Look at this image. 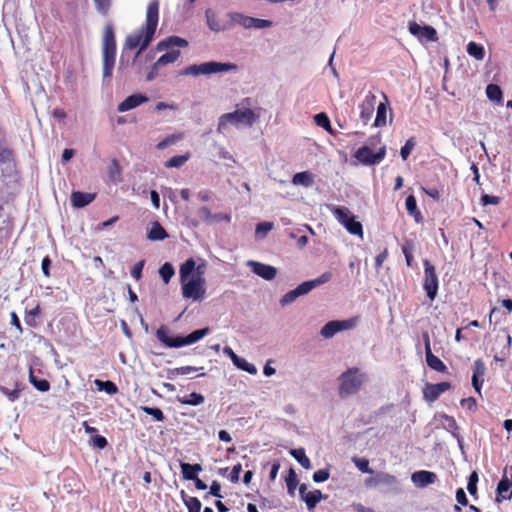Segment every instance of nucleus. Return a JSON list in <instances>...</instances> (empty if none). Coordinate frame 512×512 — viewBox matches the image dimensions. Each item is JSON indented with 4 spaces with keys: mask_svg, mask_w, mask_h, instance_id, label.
I'll list each match as a JSON object with an SVG mask.
<instances>
[{
    "mask_svg": "<svg viewBox=\"0 0 512 512\" xmlns=\"http://www.w3.org/2000/svg\"><path fill=\"white\" fill-rule=\"evenodd\" d=\"M460 404L471 412H475L477 410V400L474 397L464 398L461 400Z\"/></svg>",
    "mask_w": 512,
    "mask_h": 512,
    "instance_id": "58",
    "label": "nucleus"
},
{
    "mask_svg": "<svg viewBox=\"0 0 512 512\" xmlns=\"http://www.w3.org/2000/svg\"><path fill=\"white\" fill-rule=\"evenodd\" d=\"M424 339H425V354H426L427 365L431 369H433L437 372L446 373L447 366L444 364V362L440 358L435 356L431 351L430 340H429L428 334L424 335Z\"/></svg>",
    "mask_w": 512,
    "mask_h": 512,
    "instance_id": "16",
    "label": "nucleus"
},
{
    "mask_svg": "<svg viewBox=\"0 0 512 512\" xmlns=\"http://www.w3.org/2000/svg\"><path fill=\"white\" fill-rule=\"evenodd\" d=\"M331 278V272H325L316 279L301 283L295 289L290 290L289 292L284 294L283 297L280 299V304L282 306H285L294 302L298 297L303 296L309 293L312 289L327 283L328 281L331 280Z\"/></svg>",
    "mask_w": 512,
    "mask_h": 512,
    "instance_id": "9",
    "label": "nucleus"
},
{
    "mask_svg": "<svg viewBox=\"0 0 512 512\" xmlns=\"http://www.w3.org/2000/svg\"><path fill=\"white\" fill-rule=\"evenodd\" d=\"M386 154V147L379 148L377 153H373L369 146H362L355 153V158L365 165H374L382 161Z\"/></svg>",
    "mask_w": 512,
    "mask_h": 512,
    "instance_id": "11",
    "label": "nucleus"
},
{
    "mask_svg": "<svg viewBox=\"0 0 512 512\" xmlns=\"http://www.w3.org/2000/svg\"><path fill=\"white\" fill-rule=\"evenodd\" d=\"M452 387L450 382H440L436 384L426 383L423 389L424 399L428 402L436 401L441 394L450 390Z\"/></svg>",
    "mask_w": 512,
    "mask_h": 512,
    "instance_id": "13",
    "label": "nucleus"
},
{
    "mask_svg": "<svg viewBox=\"0 0 512 512\" xmlns=\"http://www.w3.org/2000/svg\"><path fill=\"white\" fill-rule=\"evenodd\" d=\"M327 496H323L320 490H314L311 492H308L307 495L304 496V501L307 505V508L309 511L313 510L317 503L322 499L326 498Z\"/></svg>",
    "mask_w": 512,
    "mask_h": 512,
    "instance_id": "33",
    "label": "nucleus"
},
{
    "mask_svg": "<svg viewBox=\"0 0 512 512\" xmlns=\"http://www.w3.org/2000/svg\"><path fill=\"white\" fill-rule=\"evenodd\" d=\"M353 462L362 473L373 474L374 471L370 469L369 461L366 458H354Z\"/></svg>",
    "mask_w": 512,
    "mask_h": 512,
    "instance_id": "53",
    "label": "nucleus"
},
{
    "mask_svg": "<svg viewBox=\"0 0 512 512\" xmlns=\"http://www.w3.org/2000/svg\"><path fill=\"white\" fill-rule=\"evenodd\" d=\"M330 474L327 469H320L314 472L313 474V480L314 482L320 483L328 480Z\"/></svg>",
    "mask_w": 512,
    "mask_h": 512,
    "instance_id": "60",
    "label": "nucleus"
},
{
    "mask_svg": "<svg viewBox=\"0 0 512 512\" xmlns=\"http://www.w3.org/2000/svg\"><path fill=\"white\" fill-rule=\"evenodd\" d=\"M413 483L418 487H426L437 481V475L434 472L427 470L416 471L411 477Z\"/></svg>",
    "mask_w": 512,
    "mask_h": 512,
    "instance_id": "20",
    "label": "nucleus"
},
{
    "mask_svg": "<svg viewBox=\"0 0 512 512\" xmlns=\"http://www.w3.org/2000/svg\"><path fill=\"white\" fill-rule=\"evenodd\" d=\"M406 209L408 211V213L411 215V216H414L415 217V220L418 222L420 217H421V214L420 212L418 211L417 209V202H416V198L413 196V195H409L407 198H406Z\"/></svg>",
    "mask_w": 512,
    "mask_h": 512,
    "instance_id": "43",
    "label": "nucleus"
},
{
    "mask_svg": "<svg viewBox=\"0 0 512 512\" xmlns=\"http://www.w3.org/2000/svg\"><path fill=\"white\" fill-rule=\"evenodd\" d=\"M208 333H209V328H203V329L195 330L185 337H182V336L172 337L169 335V329L166 326L162 325L157 329L156 337L166 347L179 348V347H183V346H187V345L196 343L197 341L202 339L204 336H206Z\"/></svg>",
    "mask_w": 512,
    "mask_h": 512,
    "instance_id": "4",
    "label": "nucleus"
},
{
    "mask_svg": "<svg viewBox=\"0 0 512 512\" xmlns=\"http://www.w3.org/2000/svg\"><path fill=\"white\" fill-rule=\"evenodd\" d=\"M290 454L297 460V462L305 469H311V461L306 456L303 448L292 449Z\"/></svg>",
    "mask_w": 512,
    "mask_h": 512,
    "instance_id": "35",
    "label": "nucleus"
},
{
    "mask_svg": "<svg viewBox=\"0 0 512 512\" xmlns=\"http://www.w3.org/2000/svg\"><path fill=\"white\" fill-rule=\"evenodd\" d=\"M181 473L185 480H193L197 477L198 472L202 471L200 464L180 463Z\"/></svg>",
    "mask_w": 512,
    "mask_h": 512,
    "instance_id": "25",
    "label": "nucleus"
},
{
    "mask_svg": "<svg viewBox=\"0 0 512 512\" xmlns=\"http://www.w3.org/2000/svg\"><path fill=\"white\" fill-rule=\"evenodd\" d=\"M486 95L489 100L500 103L503 99L501 88L496 84H489L486 87Z\"/></svg>",
    "mask_w": 512,
    "mask_h": 512,
    "instance_id": "41",
    "label": "nucleus"
},
{
    "mask_svg": "<svg viewBox=\"0 0 512 512\" xmlns=\"http://www.w3.org/2000/svg\"><path fill=\"white\" fill-rule=\"evenodd\" d=\"M95 385L98 387L100 391H105L110 395H114L118 392V388L116 384L112 381H102L99 379L95 380Z\"/></svg>",
    "mask_w": 512,
    "mask_h": 512,
    "instance_id": "42",
    "label": "nucleus"
},
{
    "mask_svg": "<svg viewBox=\"0 0 512 512\" xmlns=\"http://www.w3.org/2000/svg\"><path fill=\"white\" fill-rule=\"evenodd\" d=\"M297 484H298L297 475H296L295 471L291 468L289 470V474L286 478L287 490L291 496H294Z\"/></svg>",
    "mask_w": 512,
    "mask_h": 512,
    "instance_id": "47",
    "label": "nucleus"
},
{
    "mask_svg": "<svg viewBox=\"0 0 512 512\" xmlns=\"http://www.w3.org/2000/svg\"><path fill=\"white\" fill-rule=\"evenodd\" d=\"M186 46H188L187 40L178 36H170L160 41L156 45L155 50L158 52L166 51V53L157 59L156 66L162 67L164 65L174 63L181 54L180 51L175 48Z\"/></svg>",
    "mask_w": 512,
    "mask_h": 512,
    "instance_id": "6",
    "label": "nucleus"
},
{
    "mask_svg": "<svg viewBox=\"0 0 512 512\" xmlns=\"http://www.w3.org/2000/svg\"><path fill=\"white\" fill-rule=\"evenodd\" d=\"M423 289L430 301H433L438 294L439 280L435 266L429 261H424Z\"/></svg>",
    "mask_w": 512,
    "mask_h": 512,
    "instance_id": "10",
    "label": "nucleus"
},
{
    "mask_svg": "<svg viewBox=\"0 0 512 512\" xmlns=\"http://www.w3.org/2000/svg\"><path fill=\"white\" fill-rule=\"evenodd\" d=\"M181 139H182L181 134H172V135L166 137L164 140L160 141L157 144L156 148L159 150H163L166 147L175 144L177 141H179Z\"/></svg>",
    "mask_w": 512,
    "mask_h": 512,
    "instance_id": "51",
    "label": "nucleus"
},
{
    "mask_svg": "<svg viewBox=\"0 0 512 512\" xmlns=\"http://www.w3.org/2000/svg\"><path fill=\"white\" fill-rule=\"evenodd\" d=\"M102 59H103V78L112 76L116 59V40L113 24L108 22L103 29L102 38Z\"/></svg>",
    "mask_w": 512,
    "mask_h": 512,
    "instance_id": "3",
    "label": "nucleus"
},
{
    "mask_svg": "<svg viewBox=\"0 0 512 512\" xmlns=\"http://www.w3.org/2000/svg\"><path fill=\"white\" fill-rule=\"evenodd\" d=\"M41 312V309H40V306L37 305L36 307H34L33 309L29 310L27 312V317H26V323L29 325V326H35L36 323L34 321V318L36 316H38Z\"/></svg>",
    "mask_w": 512,
    "mask_h": 512,
    "instance_id": "57",
    "label": "nucleus"
},
{
    "mask_svg": "<svg viewBox=\"0 0 512 512\" xmlns=\"http://www.w3.org/2000/svg\"><path fill=\"white\" fill-rule=\"evenodd\" d=\"M486 372V366L482 359H477L473 365V375H472V386L475 391L482 395L481 388L484 382V375Z\"/></svg>",
    "mask_w": 512,
    "mask_h": 512,
    "instance_id": "17",
    "label": "nucleus"
},
{
    "mask_svg": "<svg viewBox=\"0 0 512 512\" xmlns=\"http://www.w3.org/2000/svg\"><path fill=\"white\" fill-rule=\"evenodd\" d=\"M158 18L159 2L158 0H153L147 7L145 26L132 34H129L125 39V47L127 49L132 50L140 46L136 53V57H138L151 43L158 25Z\"/></svg>",
    "mask_w": 512,
    "mask_h": 512,
    "instance_id": "2",
    "label": "nucleus"
},
{
    "mask_svg": "<svg viewBox=\"0 0 512 512\" xmlns=\"http://www.w3.org/2000/svg\"><path fill=\"white\" fill-rule=\"evenodd\" d=\"M177 400L184 405L197 406L204 402V396L197 392H192L188 396L177 397Z\"/></svg>",
    "mask_w": 512,
    "mask_h": 512,
    "instance_id": "34",
    "label": "nucleus"
},
{
    "mask_svg": "<svg viewBox=\"0 0 512 512\" xmlns=\"http://www.w3.org/2000/svg\"><path fill=\"white\" fill-rule=\"evenodd\" d=\"M314 121L316 125L319 127H324L328 125V122L330 121L327 114L324 112L318 113L314 116Z\"/></svg>",
    "mask_w": 512,
    "mask_h": 512,
    "instance_id": "63",
    "label": "nucleus"
},
{
    "mask_svg": "<svg viewBox=\"0 0 512 512\" xmlns=\"http://www.w3.org/2000/svg\"><path fill=\"white\" fill-rule=\"evenodd\" d=\"M29 381L40 392H47L50 389L49 381L46 379H38L34 375V371L32 368H30L29 371Z\"/></svg>",
    "mask_w": 512,
    "mask_h": 512,
    "instance_id": "32",
    "label": "nucleus"
},
{
    "mask_svg": "<svg viewBox=\"0 0 512 512\" xmlns=\"http://www.w3.org/2000/svg\"><path fill=\"white\" fill-rule=\"evenodd\" d=\"M197 214L205 223L212 224L213 213L207 207L199 208Z\"/></svg>",
    "mask_w": 512,
    "mask_h": 512,
    "instance_id": "56",
    "label": "nucleus"
},
{
    "mask_svg": "<svg viewBox=\"0 0 512 512\" xmlns=\"http://www.w3.org/2000/svg\"><path fill=\"white\" fill-rule=\"evenodd\" d=\"M205 18L210 30L220 32L231 29V19H219L212 9H206Z\"/></svg>",
    "mask_w": 512,
    "mask_h": 512,
    "instance_id": "14",
    "label": "nucleus"
},
{
    "mask_svg": "<svg viewBox=\"0 0 512 512\" xmlns=\"http://www.w3.org/2000/svg\"><path fill=\"white\" fill-rule=\"evenodd\" d=\"M189 157H190V155L188 153L185 155L173 156L172 158H170L168 161L165 162V167L166 168H179L188 161Z\"/></svg>",
    "mask_w": 512,
    "mask_h": 512,
    "instance_id": "44",
    "label": "nucleus"
},
{
    "mask_svg": "<svg viewBox=\"0 0 512 512\" xmlns=\"http://www.w3.org/2000/svg\"><path fill=\"white\" fill-rule=\"evenodd\" d=\"M237 70V65L233 63H221V62H204L201 64H193L187 66L181 71V75L185 76H199V75H211L221 72H229Z\"/></svg>",
    "mask_w": 512,
    "mask_h": 512,
    "instance_id": "8",
    "label": "nucleus"
},
{
    "mask_svg": "<svg viewBox=\"0 0 512 512\" xmlns=\"http://www.w3.org/2000/svg\"><path fill=\"white\" fill-rule=\"evenodd\" d=\"M257 117L258 116L249 108L223 114L219 118L217 132L221 134L224 133L228 129L229 125L239 126L243 124L246 126H252Z\"/></svg>",
    "mask_w": 512,
    "mask_h": 512,
    "instance_id": "7",
    "label": "nucleus"
},
{
    "mask_svg": "<svg viewBox=\"0 0 512 512\" xmlns=\"http://www.w3.org/2000/svg\"><path fill=\"white\" fill-rule=\"evenodd\" d=\"M111 2L112 0H94L97 11L103 16H106L108 14L109 9L111 7Z\"/></svg>",
    "mask_w": 512,
    "mask_h": 512,
    "instance_id": "54",
    "label": "nucleus"
},
{
    "mask_svg": "<svg viewBox=\"0 0 512 512\" xmlns=\"http://www.w3.org/2000/svg\"><path fill=\"white\" fill-rule=\"evenodd\" d=\"M174 273H175V270H174L172 264H170V263L163 264L159 269V274H160L162 280L164 281V283H166V284L171 280Z\"/></svg>",
    "mask_w": 512,
    "mask_h": 512,
    "instance_id": "48",
    "label": "nucleus"
},
{
    "mask_svg": "<svg viewBox=\"0 0 512 512\" xmlns=\"http://www.w3.org/2000/svg\"><path fill=\"white\" fill-rule=\"evenodd\" d=\"M206 264L196 266L193 258H188L180 267V283L182 295L194 301L202 300L206 293L204 274Z\"/></svg>",
    "mask_w": 512,
    "mask_h": 512,
    "instance_id": "1",
    "label": "nucleus"
},
{
    "mask_svg": "<svg viewBox=\"0 0 512 512\" xmlns=\"http://www.w3.org/2000/svg\"><path fill=\"white\" fill-rule=\"evenodd\" d=\"M333 214L345 228H347V225H349L350 219H353L354 217L346 207H336L333 210Z\"/></svg>",
    "mask_w": 512,
    "mask_h": 512,
    "instance_id": "31",
    "label": "nucleus"
},
{
    "mask_svg": "<svg viewBox=\"0 0 512 512\" xmlns=\"http://www.w3.org/2000/svg\"><path fill=\"white\" fill-rule=\"evenodd\" d=\"M167 236L165 229L158 222H154L148 232V238L153 241L163 240Z\"/></svg>",
    "mask_w": 512,
    "mask_h": 512,
    "instance_id": "37",
    "label": "nucleus"
},
{
    "mask_svg": "<svg viewBox=\"0 0 512 512\" xmlns=\"http://www.w3.org/2000/svg\"><path fill=\"white\" fill-rule=\"evenodd\" d=\"M242 471V465L240 463L233 466L231 473L229 475V479L232 483H237L239 481V475Z\"/></svg>",
    "mask_w": 512,
    "mask_h": 512,
    "instance_id": "64",
    "label": "nucleus"
},
{
    "mask_svg": "<svg viewBox=\"0 0 512 512\" xmlns=\"http://www.w3.org/2000/svg\"><path fill=\"white\" fill-rule=\"evenodd\" d=\"M144 263L145 261L144 260H141L139 261L138 263H136L132 270H131V276L136 279V280H139L142 276V270H143V267H144Z\"/></svg>",
    "mask_w": 512,
    "mask_h": 512,
    "instance_id": "61",
    "label": "nucleus"
},
{
    "mask_svg": "<svg viewBox=\"0 0 512 512\" xmlns=\"http://www.w3.org/2000/svg\"><path fill=\"white\" fill-rule=\"evenodd\" d=\"M12 157L13 153L10 149L0 146V164L10 162Z\"/></svg>",
    "mask_w": 512,
    "mask_h": 512,
    "instance_id": "62",
    "label": "nucleus"
},
{
    "mask_svg": "<svg viewBox=\"0 0 512 512\" xmlns=\"http://www.w3.org/2000/svg\"><path fill=\"white\" fill-rule=\"evenodd\" d=\"M386 114H387V108L384 103H380L377 108V114L376 119L374 122V125L376 127H381L386 125Z\"/></svg>",
    "mask_w": 512,
    "mask_h": 512,
    "instance_id": "46",
    "label": "nucleus"
},
{
    "mask_svg": "<svg viewBox=\"0 0 512 512\" xmlns=\"http://www.w3.org/2000/svg\"><path fill=\"white\" fill-rule=\"evenodd\" d=\"M90 443L99 449H104L108 444L106 438L101 435L93 436L90 440Z\"/></svg>",
    "mask_w": 512,
    "mask_h": 512,
    "instance_id": "59",
    "label": "nucleus"
},
{
    "mask_svg": "<svg viewBox=\"0 0 512 512\" xmlns=\"http://www.w3.org/2000/svg\"><path fill=\"white\" fill-rule=\"evenodd\" d=\"M273 228L272 222H261L258 223L255 230V236L257 238H264L268 232H270Z\"/></svg>",
    "mask_w": 512,
    "mask_h": 512,
    "instance_id": "49",
    "label": "nucleus"
},
{
    "mask_svg": "<svg viewBox=\"0 0 512 512\" xmlns=\"http://www.w3.org/2000/svg\"><path fill=\"white\" fill-rule=\"evenodd\" d=\"M122 169L119 162L116 159H113L110 163L108 169V176L110 180L114 183H118L121 181Z\"/></svg>",
    "mask_w": 512,
    "mask_h": 512,
    "instance_id": "39",
    "label": "nucleus"
},
{
    "mask_svg": "<svg viewBox=\"0 0 512 512\" xmlns=\"http://www.w3.org/2000/svg\"><path fill=\"white\" fill-rule=\"evenodd\" d=\"M512 485L511 480L504 476L497 485V501H500V497L502 499H511L512 491L510 490V486Z\"/></svg>",
    "mask_w": 512,
    "mask_h": 512,
    "instance_id": "26",
    "label": "nucleus"
},
{
    "mask_svg": "<svg viewBox=\"0 0 512 512\" xmlns=\"http://www.w3.org/2000/svg\"><path fill=\"white\" fill-rule=\"evenodd\" d=\"M349 327L350 325L348 321H329L322 327L320 334L324 338L329 339L332 338L336 333Z\"/></svg>",
    "mask_w": 512,
    "mask_h": 512,
    "instance_id": "19",
    "label": "nucleus"
},
{
    "mask_svg": "<svg viewBox=\"0 0 512 512\" xmlns=\"http://www.w3.org/2000/svg\"><path fill=\"white\" fill-rule=\"evenodd\" d=\"M415 147L414 138H410L406 141L405 145L401 148L400 155L403 160H406Z\"/></svg>",
    "mask_w": 512,
    "mask_h": 512,
    "instance_id": "55",
    "label": "nucleus"
},
{
    "mask_svg": "<svg viewBox=\"0 0 512 512\" xmlns=\"http://www.w3.org/2000/svg\"><path fill=\"white\" fill-rule=\"evenodd\" d=\"M409 32L416 36L418 39L428 40V41H436L437 40V32L432 26H421L416 22L409 23Z\"/></svg>",
    "mask_w": 512,
    "mask_h": 512,
    "instance_id": "15",
    "label": "nucleus"
},
{
    "mask_svg": "<svg viewBox=\"0 0 512 512\" xmlns=\"http://www.w3.org/2000/svg\"><path fill=\"white\" fill-rule=\"evenodd\" d=\"M467 52L470 56L474 57L478 61L483 60L485 57L484 47L473 41L468 43Z\"/></svg>",
    "mask_w": 512,
    "mask_h": 512,
    "instance_id": "38",
    "label": "nucleus"
},
{
    "mask_svg": "<svg viewBox=\"0 0 512 512\" xmlns=\"http://www.w3.org/2000/svg\"><path fill=\"white\" fill-rule=\"evenodd\" d=\"M234 365L245 371V372H248L249 374H252V375H255L257 373V368L255 367L254 364L252 363H249L248 361H246V359L242 358V357H239L236 362L234 363Z\"/></svg>",
    "mask_w": 512,
    "mask_h": 512,
    "instance_id": "45",
    "label": "nucleus"
},
{
    "mask_svg": "<svg viewBox=\"0 0 512 512\" xmlns=\"http://www.w3.org/2000/svg\"><path fill=\"white\" fill-rule=\"evenodd\" d=\"M333 214L345 228H347V225H349L350 219H353L354 217L346 207H336L333 210Z\"/></svg>",
    "mask_w": 512,
    "mask_h": 512,
    "instance_id": "29",
    "label": "nucleus"
},
{
    "mask_svg": "<svg viewBox=\"0 0 512 512\" xmlns=\"http://www.w3.org/2000/svg\"><path fill=\"white\" fill-rule=\"evenodd\" d=\"M338 393L341 398L356 394L366 381V376L359 368H349L339 378Z\"/></svg>",
    "mask_w": 512,
    "mask_h": 512,
    "instance_id": "5",
    "label": "nucleus"
},
{
    "mask_svg": "<svg viewBox=\"0 0 512 512\" xmlns=\"http://www.w3.org/2000/svg\"><path fill=\"white\" fill-rule=\"evenodd\" d=\"M197 370L198 368L194 366H182L174 369H169L167 371V378L173 380L179 375H187Z\"/></svg>",
    "mask_w": 512,
    "mask_h": 512,
    "instance_id": "40",
    "label": "nucleus"
},
{
    "mask_svg": "<svg viewBox=\"0 0 512 512\" xmlns=\"http://www.w3.org/2000/svg\"><path fill=\"white\" fill-rule=\"evenodd\" d=\"M226 18L231 19V29L238 24L246 29L253 28L254 17L246 16L238 12H229Z\"/></svg>",
    "mask_w": 512,
    "mask_h": 512,
    "instance_id": "23",
    "label": "nucleus"
},
{
    "mask_svg": "<svg viewBox=\"0 0 512 512\" xmlns=\"http://www.w3.org/2000/svg\"><path fill=\"white\" fill-rule=\"evenodd\" d=\"M444 428L451 432L456 438H459V426L453 416L444 414L442 415Z\"/></svg>",
    "mask_w": 512,
    "mask_h": 512,
    "instance_id": "36",
    "label": "nucleus"
},
{
    "mask_svg": "<svg viewBox=\"0 0 512 512\" xmlns=\"http://www.w3.org/2000/svg\"><path fill=\"white\" fill-rule=\"evenodd\" d=\"M181 497L188 509V512H200L201 511V502L197 497L188 496L184 490L181 491Z\"/></svg>",
    "mask_w": 512,
    "mask_h": 512,
    "instance_id": "28",
    "label": "nucleus"
},
{
    "mask_svg": "<svg viewBox=\"0 0 512 512\" xmlns=\"http://www.w3.org/2000/svg\"><path fill=\"white\" fill-rule=\"evenodd\" d=\"M397 484V478L386 472H373L370 477L365 479L367 488L395 487Z\"/></svg>",
    "mask_w": 512,
    "mask_h": 512,
    "instance_id": "12",
    "label": "nucleus"
},
{
    "mask_svg": "<svg viewBox=\"0 0 512 512\" xmlns=\"http://www.w3.org/2000/svg\"><path fill=\"white\" fill-rule=\"evenodd\" d=\"M94 193H84L75 191L71 194V202L74 207L82 208L90 204L95 199Z\"/></svg>",
    "mask_w": 512,
    "mask_h": 512,
    "instance_id": "24",
    "label": "nucleus"
},
{
    "mask_svg": "<svg viewBox=\"0 0 512 512\" xmlns=\"http://www.w3.org/2000/svg\"><path fill=\"white\" fill-rule=\"evenodd\" d=\"M292 183L294 185L310 187L314 183V176L309 171L299 172L294 174V176L292 177Z\"/></svg>",
    "mask_w": 512,
    "mask_h": 512,
    "instance_id": "27",
    "label": "nucleus"
},
{
    "mask_svg": "<svg viewBox=\"0 0 512 512\" xmlns=\"http://www.w3.org/2000/svg\"><path fill=\"white\" fill-rule=\"evenodd\" d=\"M141 410L148 415H151L156 421H163L165 416L162 410L158 407L142 406Z\"/></svg>",
    "mask_w": 512,
    "mask_h": 512,
    "instance_id": "50",
    "label": "nucleus"
},
{
    "mask_svg": "<svg viewBox=\"0 0 512 512\" xmlns=\"http://www.w3.org/2000/svg\"><path fill=\"white\" fill-rule=\"evenodd\" d=\"M375 103L376 96L372 93H369L360 105V117L364 124H366L371 119L374 112Z\"/></svg>",
    "mask_w": 512,
    "mask_h": 512,
    "instance_id": "22",
    "label": "nucleus"
},
{
    "mask_svg": "<svg viewBox=\"0 0 512 512\" xmlns=\"http://www.w3.org/2000/svg\"><path fill=\"white\" fill-rule=\"evenodd\" d=\"M247 265L251 267L252 271L265 280H272L277 274L275 267L263 264L257 261H248Z\"/></svg>",
    "mask_w": 512,
    "mask_h": 512,
    "instance_id": "18",
    "label": "nucleus"
},
{
    "mask_svg": "<svg viewBox=\"0 0 512 512\" xmlns=\"http://www.w3.org/2000/svg\"><path fill=\"white\" fill-rule=\"evenodd\" d=\"M347 231L353 235H358L360 237L363 236V227L362 224L355 220V217L353 219H350L349 225H347Z\"/></svg>",
    "mask_w": 512,
    "mask_h": 512,
    "instance_id": "52",
    "label": "nucleus"
},
{
    "mask_svg": "<svg viewBox=\"0 0 512 512\" xmlns=\"http://www.w3.org/2000/svg\"><path fill=\"white\" fill-rule=\"evenodd\" d=\"M148 101V97L142 94H133L128 96L118 105L119 112H126L140 106Z\"/></svg>",
    "mask_w": 512,
    "mask_h": 512,
    "instance_id": "21",
    "label": "nucleus"
},
{
    "mask_svg": "<svg viewBox=\"0 0 512 512\" xmlns=\"http://www.w3.org/2000/svg\"><path fill=\"white\" fill-rule=\"evenodd\" d=\"M333 214L345 228H347V225H349L350 219H353L354 217L346 207H336L333 210Z\"/></svg>",
    "mask_w": 512,
    "mask_h": 512,
    "instance_id": "30",
    "label": "nucleus"
}]
</instances>
